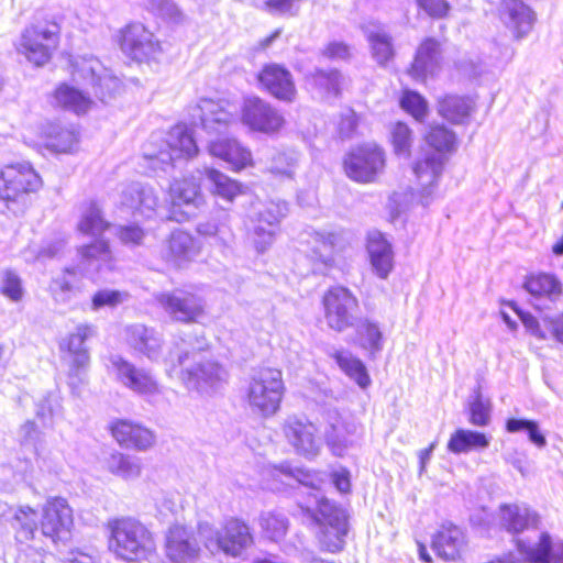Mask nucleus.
Listing matches in <instances>:
<instances>
[{
  "label": "nucleus",
  "mask_w": 563,
  "mask_h": 563,
  "mask_svg": "<svg viewBox=\"0 0 563 563\" xmlns=\"http://www.w3.org/2000/svg\"><path fill=\"white\" fill-rule=\"evenodd\" d=\"M164 550L172 563H194L199 559L201 551L194 531L178 523L167 529Z\"/></svg>",
  "instance_id": "20"
},
{
  "label": "nucleus",
  "mask_w": 563,
  "mask_h": 563,
  "mask_svg": "<svg viewBox=\"0 0 563 563\" xmlns=\"http://www.w3.org/2000/svg\"><path fill=\"white\" fill-rule=\"evenodd\" d=\"M222 133H207L212 136L207 144L210 156L223 162L231 172L240 173L254 166L252 151L234 136Z\"/></svg>",
  "instance_id": "14"
},
{
  "label": "nucleus",
  "mask_w": 563,
  "mask_h": 563,
  "mask_svg": "<svg viewBox=\"0 0 563 563\" xmlns=\"http://www.w3.org/2000/svg\"><path fill=\"white\" fill-rule=\"evenodd\" d=\"M153 143L146 145L144 158L154 170L167 172L173 162L179 158H192L198 154V146L191 131L186 124H176L166 134L159 148H151Z\"/></svg>",
  "instance_id": "9"
},
{
  "label": "nucleus",
  "mask_w": 563,
  "mask_h": 563,
  "mask_svg": "<svg viewBox=\"0 0 563 563\" xmlns=\"http://www.w3.org/2000/svg\"><path fill=\"white\" fill-rule=\"evenodd\" d=\"M41 438V431L33 421H26L20 427L19 441L22 445L35 448Z\"/></svg>",
  "instance_id": "64"
},
{
  "label": "nucleus",
  "mask_w": 563,
  "mask_h": 563,
  "mask_svg": "<svg viewBox=\"0 0 563 563\" xmlns=\"http://www.w3.org/2000/svg\"><path fill=\"white\" fill-rule=\"evenodd\" d=\"M472 424L485 427L490 421V406L488 401H484L478 395L470 407Z\"/></svg>",
  "instance_id": "61"
},
{
  "label": "nucleus",
  "mask_w": 563,
  "mask_h": 563,
  "mask_svg": "<svg viewBox=\"0 0 563 563\" xmlns=\"http://www.w3.org/2000/svg\"><path fill=\"white\" fill-rule=\"evenodd\" d=\"M266 472L272 477L288 486H291V481H297L305 485L308 484V474L303 470L294 468L287 463L280 464L279 466H272Z\"/></svg>",
  "instance_id": "58"
},
{
  "label": "nucleus",
  "mask_w": 563,
  "mask_h": 563,
  "mask_svg": "<svg viewBox=\"0 0 563 563\" xmlns=\"http://www.w3.org/2000/svg\"><path fill=\"white\" fill-rule=\"evenodd\" d=\"M0 294L12 302H20L23 299L25 289L15 272L7 269L1 274Z\"/></svg>",
  "instance_id": "53"
},
{
  "label": "nucleus",
  "mask_w": 563,
  "mask_h": 563,
  "mask_svg": "<svg viewBox=\"0 0 563 563\" xmlns=\"http://www.w3.org/2000/svg\"><path fill=\"white\" fill-rule=\"evenodd\" d=\"M446 157L427 152L412 163V173L417 181L420 202L428 206L433 197L434 188L443 173Z\"/></svg>",
  "instance_id": "19"
},
{
  "label": "nucleus",
  "mask_w": 563,
  "mask_h": 563,
  "mask_svg": "<svg viewBox=\"0 0 563 563\" xmlns=\"http://www.w3.org/2000/svg\"><path fill=\"white\" fill-rule=\"evenodd\" d=\"M308 84L321 98L330 99L339 96L343 77L334 69H317L308 77Z\"/></svg>",
  "instance_id": "43"
},
{
  "label": "nucleus",
  "mask_w": 563,
  "mask_h": 563,
  "mask_svg": "<svg viewBox=\"0 0 563 563\" xmlns=\"http://www.w3.org/2000/svg\"><path fill=\"white\" fill-rule=\"evenodd\" d=\"M108 550L124 563L151 561L157 551L154 533L139 519L120 517L108 521Z\"/></svg>",
  "instance_id": "2"
},
{
  "label": "nucleus",
  "mask_w": 563,
  "mask_h": 563,
  "mask_svg": "<svg viewBox=\"0 0 563 563\" xmlns=\"http://www.w3.org/2000/svg\"><path fill=\"white\" fill-rule=\"evenodd\" d=\"M125 340L133 351L151 361H158L162 355L163 336L154 328L141 323L129 325L125 329Z\"/></svg>",
  "instance_id": "27"
},
{
  "label": "nucleus",
  "mask_w": 563,
  "mask_h": 563,
  "mask_svg": "<svg viewBox=\"0 0 563 563\" xmlns=\"http://www.w3.org/2000/svg\"><path fill=\"white\" fill-rule=\"evenodd\" d=\"M327 325L336 332L354 327L357 321L360 303L356 296L346 287L334 286L322 298Z\"/></svg>",
  "instance_id": "11"
},
{
  "label": "nucleus",
  "mask_w": 563,
  "mask_h": 563,
  "mask_svg": "<svg viewBox=\"0 0 563 563\" xmlns=\"http://www.w3.org/2000/svg\"><path fill=\"white\" fill-rule=\"evenodd\" d=\"M58 43L56 26L32 25L21 34L18 51L36 66L46 64Z\"/></svg>",
  "instance_id": "16"
},
{
  "label": "nucleus",
  "mask_w": 563,
  "mask_h": 563,
  "mask_svg": "<svg viewBox=\"0 0 563 563\" xmlns=\"http://www.w3.org/2000/svg\"><path fill=\"white\" fill-rule=\"evenodd\" d=\"M311 239L313 256L319 265L313 272L322 273V267L328 268L333 265L334 254L343 247L344 240L341 233L325 231L313 232Z\"/></svg>",
  "instance_id": "36"
},
{
  "label": "nucleus",
  "mask_w": 563,
  "mask_h": 563,
  "mask_svg": "<svg viewBox=\"0 0 563 563\" xmlns=\"http://www.w3.org/2000/svg\"><path fill=\"white\" fill-rule=\"evenodd\" d=\"M177 360L181 367L178 376L189 391L210 396L227 383L228 373L217 362L205 358L187 350L169 352L168 361Z\"/></svg>",
  "instance_id": "4"
},
{
  "label": "nucleus",
  "mask_w": 563,
  "mask_h": 563,
  "mask_svg": "<svg viewBox=\"0 0 563 563\" xmlns=\"http://www.w3.org/2000/svg\"><path fill=\"white\" fill-rule=\"evenodd\" d=\"M527 291L533 296H556L561 292L560 282L551 274L531 275L525 283Z\"/></svg>",
  "instance_id": "50"
},
{
  "label": "nucleus",
  "mask_w": 563,
  "mask_h": 563,
  "mask_svg": "<svg viewBox=\"0 0 563 563\" xmlns=\"http://www.w3.org/2000/svg\"><path fill=\"white\" fill-rule=\"evenodd\" d=\"M96 335L95 327L78 324L60 342V351L68 354V385L74 394H79L80 387L86 382V372L89 367V350L86 341Z\"/></svg>",
  "instance_id": "10"
},
{
  "label": "nucleus",
  "mask_w": 563,
  "mask_h": 563,
  "mask_svg": "<svg viewBox=\"0 0 563 563\" xmlns=\"http://www.w3.org/2000/svg\"><path fill=\"white\" fill-rule=\"evenodd\" d=\"M442 60L443 49L441 42L433 37H427L417 48L409 74L416 80H424L428 77L434 76L440 70Z\"/></svg>",
  "instance_id": "24"
},
{
  "label": "nucleus",
  "mask_w": 563,
  "mask_h": 563,
  "mask_svg": "<svg viewBox=\"0 0 563 563\" xmlns=\"http://www.w3.org/2000/svg\"><path fill=\"white\" fill-rule=\"evenodd\" d=\"M120 46L124 54L140 62L154 57L159 51L153 33L141 23L130 24L121 31Z\"/></svg>",
  "instance_id": "22"
},
{
  "label": "nucleus",
  "mask_w": 563,
  "mask_h": 563,
  "mask_svg": "<svg viewBox=\"0 0 563 563\" xmlns=\"http://www.w3.org/2000/svg\"><path fill=\"white\" fill-rule=\"evenodd\" d=\"M490 439L482 432L457 429L450 438L448 449L452 453L461 454L473 450H485Z\"/></svg>",
  "instance_id": "42"
},
{
  "label": "nucleus",
  "mask_w": 563,
  "mask_h": 563,
  "mask_svg": "<svg viewBox=\"0 0 563 563\" xmlns=\"http://www.w3.org/2000/svg\"><path fill=\"white\" fill-rule=\"evenodd\" d=\"M340 369L354 380L361 388L365 389L371 385V378L364 363L347 350H338L333 353Z\"/></svg>",
  "instance_id": "41"
},
{
  "label": "nucleus",
  "mask_w": 563,
  "mask_h": 563,
  "mask_svg": "<svg viewBox=\"0 0 563 563\" xmlns=\"http://www.w3.org/2000/svg\"><path fill=\"white\" fill-rule=\"evenodd\" d=\"M367 40L371 43L373 56L380 65L389 62L394 56L390 36L378 25L365 29Z\"/></svg>",
  "instance_id": "46"
},
{
  "label": "nucleus",
  "mask_w": 563,
  "mask_h": 563,
  "mask_svg": "<svg viewBox=\"0 0 563 563\" xmlns=\"http://www.w3.org/2000/svg\"><path fill=\"white\" fill-rule=\"evenodd\" d=\"M109 228L110 223L104 220L97 202L90 201L81 207L77 229L80 233L95 238L96 241L78 249L77 269L79 272L92 273L104 267L111 268L112 253L108 242L102 239V234Z\"/></svg>",
  "instance_id": "3"
},
{
  "label": "nucleus",
  "mask_w": 563,
  "mask_h": 563,
  "mask_svg": "<svg viewBox=\"0 0 563 563\" xmlns=\"http://www.w3.org/2000/svg\"><path fill=\"white\" fill-rule=\"evenodd\" d=\"M122 205L150 218L156 210L158 198L154 189L141 183H132L122 190Z\"/></svg>",
  "instance_id": "34"
},
{
  "label": "nucleus",
  "mask_w": 563,
  "mask_h": 563,
  "mask_svg": "<svg viewBox=\"0 0 563 563\" xmlns=\"http://www.w3.org/2000/svg\"><path fill=\"white\" fill-rule=\"evenodd\" d=\"M260 526L268 539L278 541L288 530V520L282 512L266 511L260 517Z\"/></svg>",
  "instance_id": "52"
},
{
  "label": "nucleus",
  "mask_w": 563,
  "mask_h": 563,
  "mask_svg": "<svg viewBox=\"0 0 563 563\" xmlns=\"http://www.w3.org/2000/svg\"><path fill=\"white\" fill-rule=\"evenodd\" d=\"M74 76L88 80L98 90L95 93L104 99L111 89L119 86V80L106 73L102 64L95 57H80L74 63Z\"/></svg>",
  "instance_id": "28"
},
{
  "label": "nucleus",
  "mask_w": 563,
  "mask_h": 563,
  "mask_svg": "<svg viewBox=\"0 0 563 563\" xmlns=\"http://www.w3.org/2000/svg\"><path fill=\"white\" fill-rule=\"evenodd\" d=\"M192 117L199 119L206 133L229 132L241 121L251 131L273 134L285 124L279 110L256 96L245 97L242 104L227 98H202Z\"/></svg>",
  "instance_id": "1"
},
{
  "label": "nucleus",
  "mask_w": 563,
  "mask_h": 563,
  "mask_svg": "<svg viewBox=\"0 0 563 563\" xmlns=\"http://www.w3.org/2000/svg\"><path fill=\"white\" fill-rule=\"evenodd\" d=\"M120 241L125 245H140L145 232L137 225L120 227L117 232Z\"/></svg>",
  "instance_id": "63"
},
{
  "label": "nucleus",
  "mask_w": 563,
  "mask_h": 563,
  "mask_svg": "<svg viewBox=\"0 0 563 563\" xmlns=\"http://www.w3.org/2000/svg\"><path fill=\"white\" fill-rule=\"evenodd\" d=\"M198 534L203 547L211 553L240 556L252 542L250 527L238 518H229L220 529L205 521L198 525Z\"/></svg>",
  "instance_id": "6"
},
{
  "label": "nucleus",
  "mask_w": 563,
  "mask_h": 563,
  "mask_svg": "<svg viewBox=\"0 0 563 563\" xmlns=\"http://www.w3.org/2000/svg\"><path fill=\"white\" fill-rule=\"evenodd\" d=\"M506 430L509 433L527 432L529 440L538 448H543L547 444L545 437L539 431V426L536 421L511 418L506 422Z\"/></svg>",
  "instance_id": "54"
},
{
  "label": "nucleus",
  "mask_w": 563,
  "mask_h": 563,
  "mask_svg": "<svg viewBox=\"0 0 563 563\" xmlns=\"http://www.w3.org/2000/svg\"><path fill=\"white\" fill-rule=\"evenodd\" d=\"M287 212L288 206L282 200L272 199L254 205L251 231L253 243L260 253L273 244L279 223Z\"/></svg>",
  "instance_id": "12"
},
{
  "label": "nucleus",
  "mask_w": 563,
  "mask_h": 563,
  "mask_svg": "<svg viewBox=\"0 0 563 563\" xmlns=\"http://www.w3.org/2000/svg\"><path fill=\"white\" fill-rule=\"evenodd\" d=\"M12 526L18 542L29 543L34 541L38 529L37 511L30 506L19 507L14 512Z\"/></svg>",
  "instance_id": "44"
},
{
  "label": "nucleus",
  "mask_w": 563,
  "mask_h": 563,
  "mask_svg": "<svg viewBox=\"0 0 563 563\" xmlns=\"http://www.w3.org/2000/svg\"><path fill=\"white\" fill-rule=\"evenodd\" d=\"M538 521L537 512L526 505L504 504L499 507L497 514L499 527L512 534L537 527Z\"/></svg>",
  "instance_id": "32"
},
{
  "label": "nucleus",
  "mask_w": 563,
  "mask_h": 563,
  "mask_svg": "<svg viewBox=\"0 0 563 563\" xmlns=\"http://www.w3.org/2000/svg\"><path fill=\"white\" fill-rule=\"evenodd\" d=\"M367 252L376 275L382 279L387 278L394 265V253L390 243L379 232L369 233Z\"/></svg>",
  "instance_id": "37"
},
{
  "label": "nucleus",
  "mask_w": 563,
  "mask_h": 563,
  "mask_svg": "<svg viewBox=\"0 0 563 563\" xmlns=\"http://www.w3.org/2000/svg\"><path fill=\"white\" fill-rule=\"evenodd\" d=\"M391 143L396 155L408 158L411 153L412 132L401 122H397L391 130Z\"/></svg>",
  "instance_id": "56"
},
{
  "label": "nucleus",
  "mask_w": 563,
  "mask_h": 563,
  "mask_svg": "<svg viewBox=\"0 0 563 563\" xmlns=\"http://www.w3.org/2000/svg\"><path fill=\"white\" fill-rule=\"evenodd\" d=\"M331 430L327 433V441L332 452L342 456L345 450L354 444L353 437L357 433V424L335 413L330 420Z\"/></svg>",
  "instance_id": "38"
},
{
  "label": "nucleus",
  "mask_w": 563,
  "mask_h": 563,
  "mask_svg": "<svg viewBox=\"0 0 563 563\" xmlns=\"http://www.w3.org/2000/svg\"><path fill=\"white\" fill-rule=\"evenodd\" d=\"M109 371L119 384L136 395L155 397L162 394L159 383L150 371L136 367L121 355L109 358Z\"/></svg>",
  "instance_id": "13"
},
{
  "label": "nucleus",
  "mask_w": 563,
  "mask_h": 563,
  "mask_svg": "<svg viewBox=\"0 0 563 563\" xmlns=\"http://www.w3.org/2000/svg\"><path fill=\"white\" fill-rule=\"evenodd\" d=\"M147 5L153 12L172 22H178L181 18L180 10L172 0H147Z\"/></svg>",
  "instance_id": "60"
},
{
  "label": "nucleus",
  "mask_w": 563,
  "mask_h": 563,
  "mask_svg": "<svg viewBox=\"0 0 563 563\" xmlns=\"http://www.w3.org/2000/svg\"><path fill=\"white\" fill-rule=\"evenodd\" d=\"M64 244L63 240H57L41 250L30 246L29 250L24 252V257L26 261L49 258L57 255L64 247Z\"/></svg>",
  "instance_id": "62"
},
{
  "label": "nucleus",
  "mask_w": 563,
  "mask_h": 563,
  "mask_svg": "<svg viewBox=\"0 0 563 563\" xmlns=\"http://www.w3.org/2000/svg\"><path fill=\"white\" fill-rule=\"evenodd\" d=\"M128 299V294L119 290L103 289L92 297V308L98 310L103 307L113 308Z\"/></svg>",
  "instance_id": "59"
},
{
  "label": "nucleus",
  "mask_w": 563,
  "mask_h": 563,
  "mask_svg": "<svg viewBox=\"0 0 563 563\" xmlns=\"http://www.w3.org/2000/svg\"><path fill=\"white\" fill-rule=\"evenodd\" d=\"M426 142L434 150L433 153L444 157L446 154L455 152L457 146L455 133L444 125L432 126L426 135Z\"/></svg>",
  "instance_id": "48"
},
{
  "label": "nucleus",
  "mask_w": 563,
  "mask_h": 563,
  "mask_svg": "<svg viewBox=\"0 0 563 563\" xmlns=\"http://www.w3.org/2000/svg\"><path fill=\"white\" fill-rule=\"evenodd\" d=\"M258 81L276 99L292 102L296 98L297 90L290 71L278 64L264 66Z\"/></svg>",
  "instance_id": "26"
},
{
  "label": "nucleus",
  "mask_w": 563,
  "mask_h": 563,
  "mask_svg": "<svg viewBox=\"0 0 563 563\" xmlns=\"http://www.w3.org/2000/svg\"><path fill=\"white\" fill-rule=\"evenodd\" d=\"M472 111V101L460 96H445L439 100V113L452 123H463Z\"/></svg>",
  "instance_id": "45"
},
{
  "label": "nucleus",
  "mask_w": 563,
  "mask_h": 563,
  "mask_svg": "<svg viewBox=\"0 0 563 563\" xmlns=\"http://www.w3.org/2000/svg\"><path fill=\"white\" fill-rule=\"evenodd\" d=\"M110 431L115 441L126 449L146 451L156 442V435L152 430L130 420L112 421Z\"/></svg>",
  "instance_id": "25"
},
{
  "label": "nucleus",
  "mask_w": 563,
  "mask_h": 563,
  "mask_svg": "<svg viewBox=\"0 0 563 563\" xmlns=\"http://www.w3.org/2000/svg\"><path fill=\"white\" fill-rule=\"evenodd\" d=\"M385 153L375 144H366L352 151L344 159L349 178L358 183H371L385 168Z\"/></svg>",
  "instance_id": "15"
},
{
  "label": "nucleus",
  "mask_w": 563,
  "mask_h": 563,
  "mask_svg": "<svg viewBox=\"0 0 563 563\" xmlns=\"http://www.w3.org/2000/svg\"><path fill=\"white\" fill-rule=\"evenodd\" d=\"M298 163L296 152H278L272 157L271 173L280 177H292Z\"/></svg>",
  "instance_id": "55"
},
{
  "label": "nucleus",
  "mask_w": 563,
  "mask_h": 563,
  "mask_svg": "<svg viewBox=\"0 0 563 563\" xmlns=\"http://www.w3.org/2000/svg\"><path fill=\"white\" fill-rule=\"evenodd\" d=\"M38 173L29 162H16L0 169V201L10 210L24 208L31 194L42 188Z\"/></svg>",
  "instance_id": "5"
},
{
  "label": "nucleus",
  "mask_w": 563,
  "mask_h": 563,
  "mask_svg": "<svg viewBox=\"0 0 563 563\" xmlns=\"http://www.w3.org/2000/svg\"><path fill=\"white\" fill-rule=\"evenodd\" d=\"M303 510L319 528L317 536L321 548L331 553L341 551L347 533L345 511L319 496L314 497L313 506L307 505Z\"/></svg>",
  "instance_id": "7"
},
{
  "label": "nucleus",
  "mask_w": 563,
  "mask_h": 563,
  "mask_svg": "<svg viewBox=\"0 0 563 563\" xmlns=\"http://www.w3.org/2000/svg\"><path fill=\"white\" fill-rule=\"evenodd\" d=\"M203 175L207 181V189L214 197L227 202H233L239 196L244 194L242 183L231 178L217 168L205 167Z\"/></svg>",
  "instance_id": "35"
},
{
  "label": "nucleus",
  "mask_w": 563,
  "mask_h": 563,
  "mask_svg": "<svg viewBox=\"0 0 563 563\" xmlns=\"http://www.w3.org/2000/svg\"><path fill=\"white\" fill-rule=\"evenodd\" d=\"M169 197L177 221L191 217L202 201L200 185L194 177L175 180L169 187Z\"/></svg>",
  "instance_id": "23"
},
{
  "label": "nucleus",
  "mask_w": 563,
  "mask_h": 563,
  "mask_svg": "<svg viewBox=\"0 0 563 563\" xmlns=\"http://www.w3.org/2000/svg\"><path fill=\"white\" fill-rule=\"evenodd\" d=\"M53 102L55 106L77 114L86 113L92 104L88 95L67 84H62L55 89Z\"/></svg>",
  "instance_id": "40"
},
{
  "label": "nucleus",
  "mask_w": 563,
  "mask_h": 563,
  "mask_svg": "<svg viewBox=\"0 0 563 563\" xmlns=\"http://www.w3.org/2000/svg\"><path fill=\"white\" fill-rule=\"evenodd\" d=\"M465 548V533L451 522L443 523L432 537L433 551L445 561L460 559Z\"/></svg>",
  "instance_id": "29"
},
{
  "label": "nucleus",
  "mask_w": 563,
  "mask_h": 563,
  "mask_svg": "<svg viewBox=\"0 0 563 563\" xmlns=\"http://www.w3.org/2000/svg\"><path fill=\"white\" fill-rule=\"evenodd\" d=\"M42 143L56 153H71L78 146V132L74 126L47 122L41 126Z\"/></svg>",
  "instance_id": "33"
},
{
  "label": "nucleus",
  "mask_w": 563,
  "mask_h": 563,
  "mask_svg": "<svg viewBox=\"0 0 563 563\" xmlns=\"http://www.w3.org/2000/svg\"><path fill=\"white\" fill-rule=\"evenodd\" d=\"M400 106L418 121H422L427 115V101L416 91L405 90L400 98Z\"/></svg>",
  "instance_id": "57"
},
{
  "label": "nucleus",
  "mask_w": 563,
  "mask_h": 563,
  "mask_svg": "<svg viewBox=\"0 0 563 563\" xmlns=\"http://www.w3.org/2000/svg\"><path fill=\"white\" fill-rule=\"evenodd\" d=\"M355 340L360 347L368 352L369 356L379 353L385 343L384 334L377 321L363 318L355 322Z\"/></svg>",
  "instance_id": "39"
},
{
  "label": "nucleus",
  "mask_w": 563,
  "mask_h": 563,
  "mask_svg": "<svg viewBox=\"0 0 563 563\" xmlns=\"http://www.w3.org/2000/svg\"><path fill=\"white\" fill-rule=\"evenodd\" d=\"M500 19L517 38L526 36L533 26L534 13L520 0L500 2Z\"/></svg>",
  "instance_id": "31"
},
{
  "label": "nucleus",
  "mask_w": 563,
  "mask_h": 563,
  "mask_svg": "<svg viewBox=\"0 0 563 563\" xmlns=\"http://www.w3.org/2000/svg\"><path fill=\"white\" fill-rule=\"evenodd\" d=\"M73 525V509L67 500L49 497L42 507L41 533L56 543L68 538Z\"/></svg>",
  "instance_id": "17"
},
{
  "label": "nucleus",
  "mask_w": 563,
  "mask_h": 563,
  "mask_svg": "<svg viewBox=\"0 0 563 563\" xmlns=\"http://www.w3.org/2000/svg\"><path fill=\"white\" fill-rule=\"evenodd\" d=\"M165 312L176 321L195 322L203 316V301L196 295L176 290L157 296Z\"/></svg>",
  "instance_id": "21"
},
{
  "label": "nucleus",
  "mask_w": 563,
  "mask_h": 563,
  "mask_svg": "<svg viewBox=\"0 0 563 563\" xmlns=\"http://www.w3.org/2000/svg\"><path fill=\"white\" fill-rule=\"evenodd\" d=\"M170 255L175 261H189L194 258L198 252L194 238L185 231H174L168 243Z\"/></svg>",
  "instance_id": "49"
},
{
  "label": "nucleus",
  "mask_w": 563,
  "mask_h": 563,
  "mask_svg": "<svg viewBox=\"0 0 563 563\" xmlns=\"http://www.w3.org/2000/svg\"><path fill=\"white\" fill-rule=\"evenodd\" d=\"M108 470L124 479H134L141 475L142 462L136 456L117 452L108 460Z\"/></svg>",
  "instance_id": "47"
},
{
  "label": "nucleus",
  "mask_w": 563,
  "mask_h": 563,
  "mask_svg": "<svg viewBox=\"0 0 563 563\" xmlns=\"http://www.w3.org/2000/svg\"><path fill=\"white\" fill-rule=\"evenodd\" d=\"M517 550L528 563H563V540L553 541L547 532L534 545L517 540Z\"/></svg>",
  "instance_id": "30"
},
{
  "label": "nucleus",
  "mask_w": 563,
  "mask_h": 563,
  "mask_svg": "<svg viewBox=\"0 0 563 563\" xmlns=\"http://www.w3.org/2000/svg\"><path fill=\"white\" fill-rule=\"evenodd\" d=\"M317 427L303 416L291 415L282 423V433L297 454L313 457L320 449Z\"/></svg>",
  "instance_id": "18"
},
{
  "label": "nucleus",
  "mask_w": 563,
  "mask_h": 563,
  "mask_svg": "<svg viewBox=\"0 0 563 563\" xmlns=\"http://www.w3.org/2000/svg\"><path fill=\"white\" fill-rule=\"evenodd\" d=\"M197 231L201 236L211 239L212 245L219 249L227 247L232 240L230 228L225 223H221L214 220L199 223Z\"/></svg>",
  "instance_id": "51"
},
{
  "label": "nucleus",
  "mask_w": 563,
  "mask_h": 563,
  "mask_svg": "<svg viewBox=\"0 0 563 563\" xmlns=\"http://www.w3.org/2000/svg\"><path fill=\"white\" fill-rule=\"evenodd\" d=\"M284 393L282 372L273 367H262L250 378L246 401L253 412L262 417H272L279 410Z\"/></svg>",
  "instance_id": "8"
}]
</instances>
